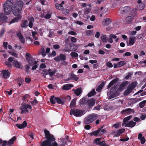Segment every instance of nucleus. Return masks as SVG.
Masks as SVG:
<instances>
[{
  "label": "nucleus",
  "instance_id": "nucleus-1",
  "mask_svg": "<svg viewBox=\"0 0 146 146\" xmlns=\"http://www.w3.org/2000/svg\"><path fill=\"white\" fill-rule=\"evenodd\" d=\"M23 5V2L22 1L17 0L15 3V7L13 11L14 15L16 16L12 19L9 23V25L15 22H19L21 20L22 16L20 14Z\"/></svg>",
  "mask_w": 146,
  "mask_h": 146
},
{
  "label": "nucleus",
  "instance_id": "nucleus-2",
  "mask_svg": "<svg viewBox=\"0 0 146 146\" xmlns=\"http://www.w3.org/2000/svg\"><path fill=\"white\" fill-rule=\"evenodd\" d=\"M4 11L6 15L10 14L12 7V3L10 0L7 1L3 5Z\"/></svg>",
  "mask_w": 146,
  "mask_h": 146
},
{
  "label": "nucleus",
  "instance_id": "nucleus-3",
  "mask_svg": "<svg viewBox=\"0 0 146 146\" xmlns=\"http://www.w3.org/2000/svg\"><path fill=\"white\" fill-rule=\"evenodd\" d=\"M98 118V115L94 113L89 115L84 120V122L85 124H89L92 123Z\"/></svg>",
  "mask_w": 146,
  "mask_h": 146
},
{
  "label": "nucleus",
  "instance_id": "nucleus-4",
  "mask_svg": "<svg viewBox=\"0 0 146 146\" xmlns=\"http://www.w3.org/2000/svg\"><path fill=\"white\" fill-rule=\"evenodd\" d=\"M84 112V111L82 110L73 109L70 110V114L72 115V114L76 117H79L82 115Z\"/></svg>",
  "mask_w": 146,
  "mask_h": 146
},
{
  "label": "nucleus",
  "instance_id": "nucleus-5",
  "mask_svg": "<svg viewBox=\"0 0 146 146\" xmlns=\"http://www.w3.org/2000/svg\"><path fill=\"white\" fill-rule=\"evenodd\" d=\"M29 108L31 110L32 107L29 104H24L22 105L20 108V109L21 111V113L22 114H25L29 112V111L27 109Z\"/></svg>",
  "mask_w": 146,
  "mask_h": 146
},
{
  "label": "nucleus",
  "instance_id": "nucleus-6",
  "mask_svg": "<svg viewBox=\"0 0 146 146\" xmlns=\"http://www.w3.org/2000/svg\"><path fill=\"white\" fill-rule=\"evenodd\" d=\"M26 60L31 66H33L37 64L36 61H35V59L31 57L29 53H27L26 54Z\"/></svg>",
  "mask_w": 146,
  "mask_h": 146
},
{
  "label": "nucleus",
  "instance_id": "nucleus-7",
  "mask_svg": "<svg viewBox=\"0 0 146 146\" xmlns=\"http://www.w3.org/2000/svg\"><path fill=\"white\" fill-rule=\"evenodd\" d=\"M117 85H115L111 88L110 92L111 96H111L112 98H113L119 95V94L117 92Z\"/></svg>",
  "mask_w": 146,
  "mask_h": 146
},
{
  "label": "nucleus",
  "instance_id": "nucleus-8",
  "mask_svg": "<svg viewBox=\"0 0 146 146\" xmlns=\"http://www.w3.org/2000/svg\"><path fill=\"white\" fill-rule=\"evenodd\" d=\"M44 133L46 140L42 142L41 144L48 142V141H49L50 140L53 139V138L54 137L53 135L50 134L49 131L47 129L44 130Z\"/></svg>",
  "mask_w": 146,
  "mask_h": 146
},
{
  "label": "nucleus",
  "instance_id": "nucleus-9",
  "mask_svg": "<svg viewBox=\"0 0 146 146\" xmlns=\"http://www.w3.org/2000/svg\"><path fill=\"white\" fill-rule=\"evenodd\" d=\"M136 85L133 82L131 83L127 87V88L124 92L125 95H127L130 94L132 91V90L135 88Z\"/></svg>",
  "mask_w": 146,
  "mask_h": 146
},
{
  "label": "nucleus",
  "instance_id": "nucleus-10",
  "mask_svg": "<svg viewBox=\"0 0 146 146\" xmlns=\"http://www.w3.org/2000/svg\"><path fill=\"white\" fill-rule=\"evenodd\" d=\"M129 83V82L127 81H125L121 83L117 89V92L120 94L121 91L124 89L125 87L128 85Z\"/></svg>",
  "mask_w": 146,
  "mask_h": 146
},
{
  "label": "nucleus",
  "instance_id": "nucleus-11",
  "mask_svg": "<svg viewBox=\"0 0 146 146\" xmlns=\"http://www.w3.org/2000/svg\"><path fill=\"white\" fill-rule=\"evenodd\" d=\"M55 139L54 137L53 138V139L52 140H50L49 141H48V142L47 143H45L43 144H41V146H58V144L55 141H54V143H52L55 141Z\"/></svg>",
  "mask_w": 146,
  "mask_h": 146
},
{
  "label": "nucleus",
  "instance_id": "nucleus-12",
  "mask_svg": "<svg viewBox=\"0 0 146 146\" xmlns=\"http://www.w3.org/2000/svg\"><path fill=\"white\" fill-rule=\"evenodd\" d=\"M54 60L56 62H59L60 60L62 61H64L66 59V55L63 54H61L59 56H56L54 58Z\"/></svg>",
  "mask_w": 146,
  "mask_h": 146
},
{
  "label": "nucleus",
  "instance_id": "nucleus-13",
  "mask_svg": "<svg viewBox=\"0 0 146 146\" xmlns=\"http://www.w3.org/2000/svg\"><path fill=\"white\" fill-rule=\"evenodd\" d=\"M101 140V138H98L95 139L94 141V143L96 145H98L100 146H109L108 144H106L105 143V141H103L102 142L100 141Z\"/></svg>",
  "mask_w": 146,
  "mask_h": 146
},
{
  "label": "nucleus",
  "instance_id": "nucleus-14",
  "mask_svg": "<svg viewBox=\"0 0 146 146\" xmlns=\"http://www.w3.org/2000/svg\"><path fill=\"white\" fill-rule=\"evenodd\" d=\"M96 101V100L94 98L88 100L87 102L88 107L90 108L92 107L95 104Z\"/></svg>",
  "mask_w": 146,
  "mask_h": 146
},
{
  "label": "nucleus",
  "instance_id": "nucleus-15",
  "mask_svg": "<svg viewBox=\"0 0 146 146\" xmlns=\"http://www.w3.org/2000/svg\"><path fill=\"white\" fill-rule=\"evenodd\" d=\"M1 74L3 75L2 77L4 79H6L9 78L10 73L9 71L5 70L2 71Z\"/></svg>",
  "mask_w": 146,
  "mask_h": 146
},
{
  "label": "nucleus",
  "instance_id": "nucleus-16",
  "mask_svg": "<svg viewBox=\"0 0 146 146\" xmlns=\"http://www.w3.org/2000/svg\"><path fill=\"white\" fill-rule=\"evenodd\" d=\"M131 112L133 113V110L130 108H128L121 111V113L123 115H129L130 114Z\"/></svg>",
  "mask_w": 146,
  "mask_h": 146
},
{
  "label": "nucleus",
  "instance_id": "nucleus-17",
  "mask_svg": "<svg viewBox=\"0 0 146 146\" xmlns=\"http://www.w3.org/2000/svg\"><path fill=\"white\" fill-rule=\"evenodd\" d=\"M119 80V79L118 78H116L111 80L109 84L107 87V89H108L111 87L113 85Z\"/></svg>",
  "mask_w": 146,
  "mask_h": 146
},
{
  "label": "nucleus",
  "instance_id": "nucleus-18",
  "mask_svg": "<svg viewBox=\"0 0 146 146\" xmlns=\"http://www.w3.org/2000/svg\"><path fill=\"white\" fill-rule=\"evenodd\" d=\"M17 36L19 38L21 42L23 43L24 44L25 42V40L23 36L22 35L21 32L17 33Z\"/></svg>",
  "mask_w": 146,
  "mask_h": 146
},
{
  "label": "nucleus",
  "instance_id": "nucleus-19",
  "mask_svg": "<svg viewBox=\"0 0 146 146\" xmlns=\"http://www.w3.org/2000/svg\"><path fill=\"white\" fill-rule=\"evenodd\" d=\"M130 8L129 6L124 7L121 9V11L123 14L127 13L130 11Z\"/></svg>",
  "mask_w": 146,
  "mask_h": 146
},
{
  "label": "nucleus",
  "instance_id": "nucleus-20",
  "mask_svg": "<svg viewBox=\"0 0 146 146\" xmlns=\"http://www.w3.org/2000/svg\"><path fill=\"white\" fill-rule=\"evenodd\" d=\"M103 127V126L101 127L100 128H99L98 130L95 131H92L90 133H89L88 134L91 136L94 135L95 136H97L99 133L100 131V130L102 129Z\"/></svg>",
  "mask_w": 146,
  "mask_h": 146
},
{
  "label": "nucleus",
  "instance_id": "nucleus-21",
  "mask_svg": "<svg viewBox=\"0 0 146 146\" xmlns=\"http://www.w3.org/2000/svg\"><path fill=\"white\" fill-rule=\"evenodd\" d=\"M74 87V86L72 84H67L64 85L62 89L65 90H70L72 87Z\"/></svg>",
  "mask_w": 146,
  "mask_h": 146
},
{
  "label": "nucleus",
  "instance_id": "nucleus-22",
  "mask_svg": "<svg viewBox=\"0 0 146 146\" xmlns=\"http://www.w3.org/2000/svg\"><path fill=\"white\" fill-rule=\"evenodd\" d=\"M136 124V122H134L132 121H130L125 123V125L126 127L132 128L134 127Z\"/></svg>",
  "mask_w": 146,
  "mask_h": 146
},
{
  "label": "nucleus",
  "instance_id": "nucleus-23",
  "mask_svg": "<svg viewBox=\"0 0 146 146\" xmlns=\"http://www.w3.org/2000/svg\"><path fill=\"white\" fill-rule=\"evenodd\" d=\"M27 125V123L26 121H24L22 124H16V126L19 129H23Z\"/></svg>",
  "mask_w": 146,
  "mask_h": 146
},
{
  "label": "nucleus",
  "instance_id": "nucleus-24",
  "mask_svg": "<svg viewBox=\"0 0 146 146\" xmlns=\"http://www.w3.org/2000/svg\"><path fill=\"white\" fill-rule=\"evenodd\" d=\"M125 131V129H119L118 131L116 132L114 131L115 135L116 137H118L120 136V135L123 133Z\"/></svg>",
  "mask_w": 146,
  "mask_h": 146
},
{
  "label": "nucleus",
  "instance_id": "nucleus-25",
  "mask_svg": "<svg viewBox=\"0 0 146 146\" xmlns=\"http://www.w3.org/2000/svg\"><path fill=\"white\" fill-rule=\"evenodd\" d=\"M28 21L26 20H22L21 26L22 28H26L28 26Z\"/></svg>",
  "mask_w": 146,
  "mask_h": 146
},
{
  "label": "nucleus",
  "instance_id": "nucleus-26",
  "mask_svg": "<svg viewBox=\"0 0 146 146\" xmlns=\"http://www.w3.org/2000/svg\"><path fill=\"white\" fill-rule=\"evenodd\" d=\"M82 92V88H78L75 90L74 93L76 96H78L81 94Z\"/></svg>",
  "mask_w": 146,
  "mask_h": 146
},
{
  "label": "nucleus",
  "instance_id": "nucleus-27",
  "mask_svg": "<svg viewBox=\"0 0 146 146\" xmlns=\"http://www.w3.org/2000/svg\"><path fill=\"white\" fill-rule=\"evenodd\" d=\"M105 83L104 82H102L99 85L97 88L96 89V91L97 92L100 91L105 85Z\"/></svg>",
  "mask_w": 146,
  "mask_h": 146
},
{
  "label": "nucleus",
  "instance_id": "nucleus-28",
  "mask_svg": "<svg viewBox=\"0 0 146 146\" xmlns=\"http://www.w3.org/2000/svg\"><path fill=\"white\" fill-rule=\"evenodd\" d=\"M16 139V138L15 137H13L10 139L8 141H7V144H8V146H11V145L13 143L14 141Z\"/></svg>",
  "mask_w": 146,
  "mask_h": 146
},
{
  "label": "nucleus",
  "instance_id": "nucleus-29",
  "mask_svg": "<svg viewBox=\"0 0 146 146\" xmlns=\"http://www.w3.org/2000/svg\"><path fill=\"white\" fill-rule=\"evenodd\" d=\"M17 80L19 87L21 86V85L24 82V80L21 77L18 78L17 79Z\"/></svg>",
  "mask_w": 146,
  "mask_h": 146
},
{
  "label": "nucleus",
  "instance_id": "nucleus-30",
  "mask_svg": "<svg viewBox=\"0 0 146 146\" xmlns=\"http://www.w3.org/2000/svg\"><path fill=\"white\" fill-rule=\"evenodd\" d=\"M136 38L135 37H130L129 39V42L130 45H133L135 43Z\"/></svg>",
  "mask_w": 146,
  "mask_h": 146
},
{
  "label": "nucleus",
  "instance_id": "nucleus-31",
  "mask_svg": "<svg viewBox=\"0 0 146 146\" xmlns=\"http://www.w3.org/2000/svg\"><path fill=\"white\" fill-rule=\"evenodd\" d=\"M96 94L94 89H93L90 92L87 94V96L88 97H90L94 96Z\"/></svg>",
  "mask_w": 146,
  "mask_h": 146
},
{
  "label": "nucleus",
  "instance_id": "nucleus-32",
  "mask_svg": "<svg viewBox=\"0 0 146 146\" xmlns=\"http://www.w3.org/2000/svg\"><path fill=\"white\" fill-rule=\"evenodd\" d=\"M109 18H107L104 19L103 21V23L104 25L106 26L110 24L111 22V21Z\"/></svg>",
  "mask_w": 146,
  "mask_h": 146
},
{
  "label": "nucleus",
  "instance_id": "nucleus-33",
  "mask_svg": "<svg viewBox=\"0 0 146 146\" xmlns=\"http://www.w3.org/2000/svg\"><path fill=\"white\" fill-rule=\"evenodd\" d=\"M70 78L71 79L77 81L79 79V78L77 77L76 75L73 73H71L70 75Z\"/></svg>",
  "mask_w": 146,
  "mask_h": 146
},
{
  "label": "nucleus",
  "instance_id": "nucleus-34",
  "mask_svg": "<svg viewBox=\"0 0 146 146\" xmlns=\"http://www.w3.org/2000/svg\"><path fill=\"white\" fill-rule=\"evenodd\" d=\"M47 70L46 69H43L41 70V71L39 72V73L40 74H43L44 76V77L45 78H46L45 76L47 75L48 74V72L47 71Z\"/></svg>",
  "mask_w": 146,
  "mask_h": 146
},
{
  "label": "nucleus",
  "instance_id": "nucleus-35",
  "mask_svg": "<svg viewBox=\"0 0 146 146\" xmlns=\"http://www.w3.org/2000/svg\"><path fill=\"white\" fill-rule=\"evenodd\" d=\"M137 9L136 8L133 9L130 12L131 15L133 17H134L137 14Z\"/></svg>",
  "mask_w": 146,
  "mask_h": 146
},
{
  "label": "nucleus",
  "instance_id": "nucleus-36",
  "mask_svg": "<svg viewBox=\"0 0 146 146\" xmlns=\"http://www.w3.org/2000/svg\"><path fill=\"white\" fill-rule=\"evenodd\" d=\"M55 99L56 101L58 104H60L62 105H63L64 104V102L59 98L56 97Z\"/></svg>",
  "mask_w": 146,
  "mask_h": 146
},
{
  "label": "nucleus",
  "instance_id": "nucleus-37",
  "mask_svg": "<svg viewBox=\"0 0 146 146\" xmlns=\"http://www.w3.org/2000/svg\"><path fill=\"white\" fill-rule=\"evenodd\" d=\"M76 101V99H74L71 101L70 105V107L71 108H72L74 106H75Z\"/></svg>",
  "mask_w": 146,
  "mask_h": 146
},
{
  "label": "nucleus",
  "instance_id": "nucleus-38",
  "mask_svg": "<svg viewBox=\"0 0 146 146\" xmlns=\"http://www.w3.org/2000/svg\"><path fill=\"white\" fill-rule=\"evenodd\" d=\"M13 64L15 67L17 68H20L21 64L17 61L15 60L13 61Z\"/></svg>",
  "mask_w": 146,
  "mask_h": 146
},
{
  "label": "nucleus",
  "instance_id": "nucleus-39",
  "mask_svg": "<svg viewBox=\"0 0 146 146\" xmlns=\"http://www.w3.org/2000/svg\"><path fill=\"white\" fill-rule=\"evenodd\" d=\"M133 20V18L130 16H127L125 19V20L128 24L131 23H132Z\"/></svg>",
  "mask_w": 146,
  "mask_h": 146
},
{
  "label": "nucleus",
  "instance_id": "nucleus-40",
  "mask_svg": "<svg viewBox=\"0 0 146 146\" xmlns=\"http://www.w3.org/2000/svg\"><path fill=\"white\" fill-rule=\"evenodd\" d=\"M56 98V97H54V96H51L50 98V101L52 104H53L55 103V101H56L55 99Z\"/></svg>",
  "mask_w": 146,
  "mask_h": 146
},
{
  "label": "nucleus",
  "instance_id": "nucleus-41",
  "mask_svg": "<svg viewBox=\"0 0 146 146\" xmlns=\"http://www.w3.org/2000/svg\"><path fill=\"white\" fill-rule=\"evenodd\" d=\"M62 13L66 15L68 14L70 12V10L69 9H67L64 8V7L62 9Z\"/></svg>",
  "mask_w": 146,
  "mask_h": 146
},
{
  "label": "nucleus",
  "instance_id": "nucleus-42",
  "mask_svg": "<svg viewBox=\"0 0 146 146\" xmlns=\"http://www.w3.org/2000/svg\"><path fill=\"white\" fill-rule=\"evenodd\" d=\"M132 117V115H130L124 118L123 120V123L125 124V123H126L125 122L129 120Z\"/></svg>",
  "mask_w": 146,
  "mask_h": 146
},
{
  "label": "nucleus",
  "instance_id": "nucleus-43",
  "mask_svg": "<svg viewBox=\"0 0 146 146\" xmlns=\"http://www.w3.org/2000/svg\"><path fill=\"white\" fill-rule=\"evenodd\" d=\"M55 6L56 8L58 10H62L63 8V7L62 4L58 3H56Z\"/></svg>",
  "mask_w": 146,
  "mask_h": 146
},
{
  "label": "nucleus",
  "instance_id": "nucleus-44",
  "mask_svg": "<svg viewBox=\"0 0 146 146\" xmlns=\"http://www.w3.org/2000/svg\"><path fill=\"white\" fill-rule=\"evenodd\" d=\"M146 102V100H143V101L140 102L139 104V107L141 108H143L145 106Z\"/></svg>",
  "mask_w": 146,
  "mask_h": 146
},
{
  "label": "nucleus",
  "instance_id": "nucleus-45",
  "mask_svg": "<svg viewBox=\"0 0 146 146\" xmlns=\"http://www.w3.org/2000/svg\"><path fill=\"white\" fill-rule=\"evenodd\" d=\"M101 40L104 42H106L108 40V38L105 35H103L101 37Z\"/></svg>",
  "mask_w": 146,
  "mask_h": 146
},
{
  "label": "nucleus",
  "instance_id": "nucleus-46",
  "mask_svg": "<svg viewBox=\"0 0 146 146\" xmlns=\"http://www.w3.org/2000/svg\"><path fill=\"white\" fill-rule=\"evenodd\" d=\"M126 64L125 61H121L117 63V64L119 67H120Z\"/></svg>",
  "mask_w": 146,
  "mask_h": 146
},
{
  "label": "nucleus",
  "instance_id": "nucleus-47",
  "mask_svg": "<svg viewBox=\"0 0 146 146\" xmlns=\"http://www.w3.org/2000/svg\"><path fill=\"white\" fill-rule=\"evenodd\" d=\"M70 56L73 57H78V54L76 52H71L70 54Z\"/></svg>",
  "mask_w": 146,
  "mask_h": 146
},
{
  "label": "nucleus",
  "instance_id": "nucleus-48",
  "mask_svg": "<svg viewBox=\"0 0 146 146\" xmlns=\"http://www.w3.org/2000/svg\"><path fill=\"white\" fill-rule=\"evenodd\" d=\"M38 101L37 100L36 98L33 101L31 102H30V103L31 104V105L34 106L35 105H36L38 103Z\"/></svg>",
  "mask_w": 146,
  "mask_h": 146
},
{
  "label": "nucleus",
  "instance_id": "nucleus-49",
  "mask_svg": "<svg viewBox=\"0 0 146 146\" xmlns=\"http://www.w3.org/2000/svg\"><path fill=\"white\" fill-rule=\"evenodd\" d=\"M56 72V69L52 71L49 73V76L51 77L53 76L55 74Z\"/></svg>",
  "mask_w": 146,
  "mask_h": 146
},
{
  "label": "nucleus",
  "instance_id": "nucleus-50",
  "mask_svg": "<svg viewBox=\"0 0 146 146\" xmlns=\"http://www.w3.org/2000/svg\"><path fill=\"white\" fill-rule=\"evenodd\" d=\"M145 7V5L143 3H141L139 5V9L140 10H143Z\"/></svg>",
  "mask_w": 146,
  "mask_h": 146
},
{
  "label": "nucleus",
  "instance_id": "nucleus-51",
  "mask_svg": "<svg viewBox=\"0 0 146 146\" xmlns=\"http://www.w3.org/2000/svg\"><path fill=\"white\" fill-rule=\"evenodd\" d=\"M8 19L7 17L5 15L3 18L1 19L0 21L3 22H5L7 21Z\"/></svg>",
  "mask_w": 146,
  "mask_h": 146
},
{
  "label": "nucleus",
  "instance_id": "nucleus-52",
  "mask_svg": "<svg viewBox=\"0 0 146 146\" xmlns=\"http://www.w3.org/2000/svg\"><path fill=\"white\" fill-rule=\"evenodd\" d=\"M46 67V66L44 64L42 63L40 64V68H39V70H41V68L43 69L45 68Z\"/></svg>",
  "mask_w": 146,
  "mask_h": 146
},
{
  "label": "nucleus",
  "instance_id": "nucleus-53",
  "mask_svg": "<svg viewBox=\"0 0 146 146\" xmlns=\"http://www.w3.org/2000/svg\"><path fill=\"white\" fill-rule=\"evenodd\" d=\"M45 50L44 48H42L41 53L42 54V55L43 57L45 56L46 55V53L45 52Z\"/></svg>",
  "mask_w": 146,
  "mask_h": 146
},
{
  "label": "nucleus",
  "instance_id": "nucleus-54",
  "mask_svg": "<svg viewBox=\"0 0 146 146\" xmlns=\"http://www.w3.org/2000/svg\"><path fill=\"white\" fill-rule=\"evenodd\" d=\"M93 32V31L92 30H88L86 32V33L88 35H92Z\"/></svg>",
  "mask_w": 146,
  "mask_h": 146
},
{
  "label": "nucleus",
  "instance_id": "nucleus-55",
  "mask_svg": "<svg viewBox=\"0 0 146 146\" xmlns=\"http://www.w3.org/2000/svg\"><path fill=\"white\" fill-rule=\"evenodd\" d=\"M106 65L108 67H109V68H111L113 66L112 63L110 62L109 61L108 62H107Z\"/></svg>",
  "mask_w": 146,
  "mask_h": 146
},
{
  "label": "nucleus",
  "instance_id": "nucleus-56",
  "mask_svg": "<svg viewBox=\"0 0 146 146\" xmlns=\"http://www.w3.org/2000/svg\"><path fill=\"white\" fill-rule=\"evenodd\" d=\"M86 124L87 125L85 126L84 128L86 130H90L91 128V126L88 124Z\"/></svg>",
  "mask_w": 146,
  "mask_h": 146
},
{
  "label": "nucleus",
  "instance_id": "nucleus-57",
  "mask_svg": "<svg viewBox=\"0 0 146 146\" xmlns=\"http://www.w3.org/2000/svg\"><path fill=\"white\" fill-rule=\"evenodd\" d=\"M2 143L3 144L1 146H5L6 145L8 146L7 141H4L3 142L2 141Z\"/></svg>",
  "mask_w": 146,
  "mask_h": 146
},
{
  "label": "nucleus",
  "instance_id": "nucleus-58",
  "mask_svg": "<svg viewBox=\"0 0 146 146\" xmlns=\"http://www.w3.org/2000/svg\"><path fill=\"white\" fill-rule=\"evenodd\" d=\"M101 107V105H98L97 106L94 107V110H100V108Z\"/></svg>",
  "mask_w": 146,
  "mask_h": 146
},
{
  "label": "nucleus",
  "instance_id": "nucleus-59",
  "mask_svg": "<svg viewBox=\"0 0 146 146\" xmlns=\"http://www.w3.org/2000/svg\"><path fill=\"white\" fill-rule=\"evenodd\" d=\"M68 34L69 35H77V33L74 31H70L68 32Z\"/></svg>",
  "mask_w": 146,
  "mask_h": 146
},
{
  "label": "nucleus",
  "instance_id": "nucleus-60",
  "mask_svg": "<svg viewBox=\"0 0 146 146\" xmlns=\"http://www.w3.org/2000/svg\"><path fill=\"white\" fill-rule=\"evenodd\" d=\"M141 140V142L142 144H144L145 142V140L144 137H143Z\"/></svg>",
  "mask_w": 146,
  "mask_h": 146
},
{
  "label": "nucleus",
  "instance_id": "nucleus-61",
  "mask_svg": "<svg viewBox=\"0 0 146 146\" xmlns=\"http://www.w3.org/2000/svg\"><path fill=\"white\" fill-rule=\"evenodd\" d=\"M131 55V53L130 52H127L125 53L123 55V56L124 57L125 56H130Z\"/></svg>",
  "mask_w": 146,
  "mask_h": 146
},
{
  "label": "nucleus",
  "instance_id": "nucleus-62",
  "mask_svg": "<svg viewBox=\"0 0 146 146\" xmlns=\"http://www.w3.org/2000/svg\"><path fill=\"white\" fill-rule=\"evenodd\" d=\"M25 82L29 83L31 82V80L29 78L26 77L25 78Z\"/></svg>",
  "mask_w": 146,
  "mask_h": 146
},
{
  "label": "nucleus",
  "instance_id": "nucleus-63",
  "mask_svg": "<svg viewBox=\"0 0 146 146\" xmlns=\"http://www.w3.org/2000/svg\"><path fill=\"white\" fill-rule=\"evenodd\" d=\"M51 15L49 14H46L44 16V18L46 19H49L51 17Z\"/></svg>",
  "mask_w": 146,
  "mask_h": 146
},
{
  "label": "nucleus",
  "instance_id": "nucleus-64",
  "mask_svg": "<svg viewBox=\"0 0 146 146\" xmlns=\"http://www.w3.org/2000/svg\"><path fill=\"white\" fill-rule=\"evenodd\" d=\"M53 48L55 49H58L60 47V46L58 44H54L53 46Z\"/></svg>",
  "mask_w": 146,
  "mask_h": 146
}]
</instances>
